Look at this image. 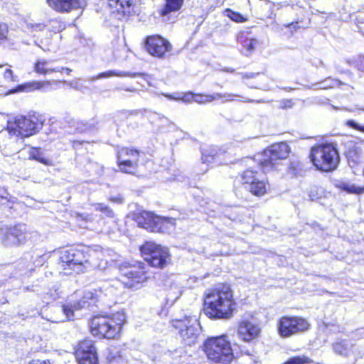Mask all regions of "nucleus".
<instances>
[{"label":"nucleus","mask_w":364,"mask_h":364,"mask_svg":"<svg viewBox=\"0 0 364 364\" xmlns=\"http://www.w3.org/2000/svg\"><path fill=\"white\" fill-rule=\"evenodd\" d=\"M259 332V326L247 320L241 321L237 330L239 337L245 342H250L257 338Z\"/></svg>","instance_id":"a211bd4d"},{"label":"nucleus","mask_w":364,"mask_h":364,"mask_svg":"<svg viewBox=\"0 0 364 364\" xmlns=\"http://www.w3.org/2000/svg\"><path fill=\"white\" fill-rule=\"evenodd\" d=\"M112 288L107 283L104 284L98 289L85 291L84 294L80 299H68L62 306V311L67 319H73L75 311L95 305V303L102 297V295H109L112 294Z\"/></svg>","instance_id":"7ed1b4c3"},{"label":"nucleus","mask_w":364,"mask_h":364,"mask_svg":"<svg viewBox=\"0 0 364 364\" xmlns=\"http://www.w3.org/2000/svg\"><path fill=\"white\" fill-rule=\"evenodd\" d=\"M254 364H261V363L257 360H254Z\"/></svg>","instance_id":"5fc2aeb1"},{"label":"nucleus","mask_w":364,"mask_h":364,"mask_svg":"<svg viewBox=\"0 0 364 364\" xmlns=\"http://www.w3.org/2000/svg\"><path fill=\"white\" fill-rule=\"evenodd\" d=\"M107 364H126L124 358L117 350H109L107 355Z\"/></svg>","instance_id":"473e14b6"},{"label":"nucleus","mask_w":364,"mask_h":364,"mask_svg":"<svg viewBox=\"0 0 364 364\" xmlns=\"http://www.w3.org/2000/svg\"><path fill=\"white\" fill-rule=\"evenodd\" d=\"M8 35V28L4 23H0V42L6 39Z\"/></svg>","instance_id":"79ce46f5"},{"label":"nucleus","mask_w":364,"mask_h":364,"mask_svg":"<svg viewBox=\"0 0 364 364\" xmlns=\"http://www.w3.org/2000/svg\"><path fill=\"white\" fill-rule=\"evenodd\" d=\"M220 153L218 149L215 146H210L207 149L202 151V162L203 164H210L213 161H218L219 159Z\"/></svg>","instance_id":"a878e982"},{"label":"nucleus","mask_w":364,"mask_h":364,"mask_svg":"<svg viewBox=\"0 0 364 364\" xmlns=\"http://www.w3.org/2000/svg\"><path fill=\"white\" fill-rule=\"evenodd\" d=\"M50 26L52 31L55 33L60 32L64 29V24L58 20H51L50 21Z\"/></svg>","instance_id":"ea45409f"},{"label":"nucleus","mask_w":364,"mask_h":364,"mask_svg":"<svg viewBox=\"0 0 364 364\" xmlns=\"http://www.w3.org/2000/svg\"><path fill=\"white\" fill-rule=\"evenodd\" d=\"M4 77L6 80L9 82H16L17 80V76L14 75L13 71L11 69H6L5 70Z\"/></svg>","instance_id":"a19ab883"},{"label":"nucleus","mask_w":364,"mask_h":364,"mask_svg":"<svg viewBox=\"0 0 364 364\" xmlns=\"http://www.w3.org/2000/svg\"><path fill=\"white\" fill-rule=\"evenodd\" d=\"M226 70H227L228 72H230V73L234 72V70H233V69H231V70H228V69H227Z\"/></svg>","instance_id":"4d7b16f0"},{"label":"nucleus","mask_w":364,"mask_h":364,"mask_svg":"<svg viewBox=\"0 0 364 364\" xmlns=\"http://www.w3.org/2000/svg\"><path fill=\"white\" fill-rule=\"evenodd\" d=\"M50 64L51 61L39 59L35 63L34 71L38 74L46 75L52 73H62L64 70L63 67L52 68Z\"/></svg>","instance_id":"4be33fe9"},{"label":"nucleus","mask_w":364,"mask_h":364,"mask_svg":"<svg viewBox=\"0 0 364 364\" xmlns=\"http://www.w3.org/2000/svg\"><path fill=\"white\" fill-rule=\"evenodd\" d=\"M108 5L112 8H116L117 11H119L121 9H123L124 6V4L129 7L131 4L129 1L127 0H107Z\"/></svg>","instance_id":"e433bc0d"},{"label":"nucleus","mask_w":364,"mask_h":364,"mask_svg":"<svg viewBox=\"0 0 364 364\" xmlns=\"http://www.w3.org/2000/svg\"><path fill=\"white\" fill-rule=\"evenodd\" d=\"M140 250L144 260L152 267L162 269L170 260L168 249L154 242H146Z\"/></svg>","instance_id":"1a4fd4ad"},{"label":"nucleus","mask_w":364,"mask_h":364,"mask_svg":"<svg viewBox=\"0 0 364 364\" xmlns=\"http://www.w3.org/2000/svg\"><path fill=\"white\" fill-rule=\"evenodd\" d=\"M119 272L122 276L131 279L132 282L140 283L146 279L145 264L136 261L133 264L123 263L119 267Z\"/></svg>","instance_id":"f3484780"},{"label":"nucleus","mask_w":364,"mask_h":364,"mask_svg":"<svg viewBox=\"0 0 364 364\" xmlns=\"http://www.w3.org/2000/svg\"><path fill=\"white\" fill-rule=\"evenodd\" d=\"M347 124L353 128V129H355L356 130H358V131H360L364 133V125H360V124H358V123H356L355 122H354L353 120H349L347 122Z\"/></svg>","instance_id":"a18cd8bd"},{"label":"nucleus","mask_w":364,"mask_h":364,"mask_svg":"<svg viewBox=\"0 0 364 364\" xmlns=\"http://www.w3.org/2000/svg\"><path fill=\"white\" fill-rule=\"evenodd\" d=\"M173 326L180 330V335L183 343L192 346L197 341L200 326L196 316H186L183 320H173Z\"/></svg>","instance_id":"f8f14e48"},{"label":"nucleus","mask_w":364,"mask_h":364,"mask_svg":"<svg viewBox=\"0 0 364 364\" xmlns=\"http://www.w3.org/2000/svg\"><path fill=\"white\" fill-rule=\"evenodd\" d=\"M204 351L208 358L216 363L229 364L234 357L226 336L208 338L204 343Z\"/></svg>","instance_id":"20e7f679"},{"label":"nucleus","mask_w":364,"mask_h":364,"mask_svg":"<svg viewBox=\"0 0 364 364\" xmlns=\"http://www.w3.org/2000/svg\"><path fill=\"white\" fill-rule=\"evenodd\" d=\"M88 353L97 354L96 348L92 341L85 340L79 343L78 348L76 350V355Z\"/></svg>","instance_id":"cd10ccee"},{"label":"nucleus","mask_w":364,"mask_h":364,"mask_svg":"<svg viewBox=\"0 0 364 364\" xmlns=\"http://www.w3.org/2000/svg\"><path fill=\"white\" fill-rule=\"evenodd\" d=\"M337 187L342 191H346L349 193L361 194L364 193V187L356 186L355 185L349 182H338Z\"/></svg>","instance_id":"c756f323"},{"label":"nucleus","mask_w":364,"mask_h":364,"mask_svg":"<svg viewBox=\"0 0 364 364\" xmlns=\"http://www.w3.org/2000/svg\"><path fill=\"white\" fill-rule=\"evenodd\" d=\"M145 48L152 56L164 58L166 53L171 51V43L159 35L150 36L146 38Z\"/></svg>","instance_id":"2eb2a0df"},{"label":"nucleus","mask_w":364,"mask_h":364,"mask_svg":"<svg viewBox=\"0 0 364 364\" xmlns=\"http://www.w3.org/2000/svg\"><path fill=\"white\" fill-rule=\"evenodd\" d=\"M89 129H90V128H87V127H86V128H85V129H82L81 131H82V132H86V131H87Z\"/></svg>","instance_id":"6e6d98bb"},{"label":"nucleus","mask_w":364,"mask_h":364,"mask_svg":"<svg viewBox=\"0 0 364 364\" xmlns=\"http://www.w3.org/2000/svg\"><path fill=\"white\" fill-rule=\"evenodd\" d=\"M9 193L4 188H0V204H4L6 202L10 201L9 198Z\"/></svg>","instance_id":"c03bdc74"},{"label":"nucleus","mask_w":364,"mask_h":364,"mask_svg":"<svg viewBox=\"0 0 364 364\" xmlns=\"http://www.w3.org/2000/svg\"><path fill=\"white\" fill-rule=\"evenodd\" d=\"M109 200L112 203H117V204H122L124 203V199L120 194H118L115 196L109 197Z\"/></svg>","instance_id":"49530a36"},{"label":"nucleus","mask_w":364,"mask_h":364,"mask_svg":"<svg viewBox=\"0 0 364 364\" xmlns=\"http://www.w3.org/2000/svg\"><path fill=\"white\" fill-rule=\"evenodd\" d=\"M64 82L67 83L70 87L77 90H80L82 87L80 79H75L68 82L64 81Z\"/></svg>","instance_id":"37998d69"},{"label":"nucleus","mask_w":364,"mask_h":364,"mask_svg":"<svg viewBox=\"0 0 364 364\" xmlns=\"http://www.w3.org/2000/svg\"><path fill=\"white\" fill-rule=\"evenodd\" d=\"M0 234L2 243L7 247L20 246L24 244L31 235L27 225L23 223L4 225L1 228Z\"/></svg>","instance_id":"6e6552de"},{"label":"nucleus","mask_w":364,"mask_h":364,"mask_svg":"<svg viewBox=\"0 0 364 364\" xmlns=\"http://www.w3.org/2000/svg\"><path fill=\"white\" fill-rule=\"evenodd\" d=\"M29 157L45 165L51 164L50 160L45 158L43 153L38 148H31L29 151Z\"/></svg>","instance_id":"7c9ffc66"},{"label":"nucleus","mask_w":364,"mask_h":364,"mask_svg":"<svg viewBox=\"0 0 364 364\" xmlns=\"http://www.w3.org/2000/svg\"><path fill=\"white\" fill-rule=\"evenodd\" d=\"M183 4V0H166V4L160 11L162 16H166L171 12L178 11Z\"/></svg>","instance_id":"bb28decb"},{"label":"nucleus","mask_w":364,"mask_h":364,"mask_svg":"<svg viewBox=\"0 0 364 364\" xmlns=\"http://www.w3.org/2000/svg\"><path fill=\"white\" fill-rule=\"evenodd\" d=\"M4 65H0V68L3 67Z\"/></svg>","instance_id":"13d9d810"},{"label":"nucleus","mask_w":364,"mask_h":364,"mask_svg":"<svg viewBox=\"0 0 364 364\" xmlns=\"http://www.w3.org/2000/svg\"><path fill=\"white\" fill-rule=\"evenodd\" d=\"M28 364H50V363L46 360H33Z\"/></svg>","instance_id":"3c124183"},{"label":"nucleus","mask_w":364,"mask_h":364,"mask_svg":"<svg viewBox=\"0 0 364 364\" xmlns=\"http://www.w3.org/2000/svg\"><path fill=\"white\" fill-rule=\"evenodd\" d=\"M211 97H213L212 102L217 101V100H221L223 101V92L222 93H213L211 95Z\"/></svg>","instance_id":"8fccbe9b"},{"label":"nucleus","mask_w":364,"mask_h":364,"mask_svg":"<svg viewBox=\"0 0 364 364\" xmlns=\"http://www.w3.org/2000/svg\"><path fill=\"white\" fill-rule=\"evenodd\" d=\"M36 90H43V91H48L51 90V82L50 81H33L31 82H26L17 86V87L16 88V92H31Z\"/></svg>","instance_id":"5701e85b"},{"label":"nucleus","mask_w":364,"mask_h":364,"mask_svg":"<svg viewBox=\"0 0 364 364\" xmlns=\"http://www.w3.org/2000/svg\"><path fill=\"white\" fill-rule=\"evenodd\" d=\"M310 158L316 168L322 171L334 170L339 161L338 151L331 144H321L312 148Z\"/></svg>","instance_id":"39448f33"},{"label":"nucleus","mask_w":364,"mask_h":364,"mask_svg":"<svg viewBox=\"0 0 364 364\" xmlns=\"http://www.w3.org/2000/svg\"><path fill=\"white\" fill-rule=\"evenodd\" d=\"M164 291L166 294V302L173 304L181 296V287L174 282L171 278H168L164 283Z\"/></svg>","instance_id":"6ab92c4d"},{"label":"nucleus","mask_w":364,"mask_h":364,"mask_svg":"<svg viewBox=\"0 0 364 364\" xmlns=\"http://www.w3.org/2000/svg\"><path fill=\"white\" fill-rule=\"evenodd\" d=\"M226 16L230 18L232 21L237 23H242L246 21V18L240 13L232 11L231 9H226L225 11Z\"/></svg>","instance_id":"c9c22d12"},{"label":"nucleus","mask_w":364,"mask_h":364,"mask_svg":"<svg viewBox=\"0 0 364 364\" xmlns=\"http://www.w3.org/2000/svg\"><path fill=\"white\" fill-rule=\"evenodd\" d=\"M79 364H98L97 354H82L76 355Z\"/></svg>","instance_id":"72a5a7b5"},{"label":"nucleus","mask_w":364,"mask_h":364,"mask_svg":"<svg viewBox=\"0 0 364 364\" xmlns=\"http://www.w3.org/2000/svg\"><path fill=\"white\" fill-rule=\"evenodd\" d=\"M135 220L139 227L154 232H164L169 225H174L173 218L159 217L148 211L136 215Z\"/></svg>","instance_id":"9b49d317"},{"label":"nucleus","mask_w":364,"mask_h":364,"mask_svg":"<svg viewBox=\"0 0 364 364\" xmlns=\"http://www.w3.org/2000/svg\"><path fill=\"white\" fill-rule=\"evenodd\" d=\"M241 182L244 188L255 196L263 195L266 192V183L259 178L257 173L247 169L241 176Z\"/></svg>","instance_id":"dca6fc26"},{"label":"nucleus","mask_w":364,"mask_h":364,"mask_svg":"<svg viewBox=\"0 0 364 364\" xmlns=\"http://www.w3.org/2000/svg\"><path fill=\"white\" fill-rule=\"evenodd\" d=\"M60 260L61 267L64 269H71L79 274L83 272L90 266L89 255L83 249L71 247L60 251Z\"/></svg>","instance_id":"0eeeda50"},{"label":"nucleus","mask_w":364,"mask_h":364,"mask_svg":"<svg viewBox=\"0 0 364 364\" xmlns=\"http://www.w3.org/2000/svg\"><path fill=\"white\" fill-rule=\"evenodd\" d=\"M42 126L43 122L35 114L18 115L8 120L7 130L10 134L28 137L38 132Z\"/></svg>","instance_id":"423d86ee"},{"label":"nucleus","mask_w":364,"mask_h":364,"mask_svg":"<svg viewBox=\"0 0 364 364\" xmlns=\"http://www.w3.org/2000/svg\"><path fill=\"white\" fill-rule=\"evenodd\" d=\"M310 324L299 316H282L277 323V331L282 338H289L307 331Z\"/></svg>","instance_id":"9d476101"},{"label":"nucleus","mask_w":364,"mask_h":364,"mask_svg":"<svg viewBox=\"0 0 364 364\" xmlns=\"http://www.w3.org/2000/svg\"><path fill=\"white\" fill-rule=\"evenodd\" d=\"M237 40L242 46L241 52L247 56L251 55L258 46V41L249 37L245 33H239Z\"/></svg>","instance_id":"aec40b11"},{"label":"nucleus","mask_w":364,"mask_h":364,"mask_svg":"<svg viewBox=\"0 0 364 364\" xmlns=\"http://www.w3.org/2000/svg\"><path fill=\"white\" fill-rule=\"evenodd\" d=\"M356 67L358 70L364 72V56H358V59L356 60Z\"/></svg>","instance_id":"de8ad7c7"},{"label":"nucleus","mask_w":364,"mask_h":364,"mask_svg":"<svg viewBox=\"0 0 364 364\" xmlns=\"http://www.w3.org/2000/svg\"><path fill=\"white\" fill-rule=\"evenodd\" d=\"M212 99L211 95L195 94V102L199 104L212 102Z\"/></svg>","instance_id":"4c0bfd02"},{"label":"nucleus","mask_w":364,"mask_h":364,"mask_svg":"<svg viewBox=\"0 0 364 364\" xmlns=\"http://www.w3.org/2000/svg\"><path fill=\"white\" fill-rule=\"evenodd\" d=\"M124 321L125 315L121 312H117L111 316H95L90 322V331L95 336L112 339L120 333Z\"/></svg>","instance_id":"f03ea898"},{"label":"nucleus","mask_w":364,"mask_h":364,"mask_svg":"<svg viewBox=\"0 0 364 364\" xmlns=\"http://www.w3.org/2000/svg\"><path fill=\"white\" fill-rule=\"evenodd\" d=\"M137 73H131L125 71L120 70H108L106 72L101 73L95 76H88L85 78V81L92 82L102 78H109L112 77H134L137 75Z\"/></svg>","instance_id":"b1692460"},{"label":"nucleus","mask_w":364,"mask_h":364,"mask_svg":"<svg viewBox=\"0 0 364 364\" xmlns=\"http://www.w3.org/2000/svg\"><path fill=\"white\" fill-rule=\"evenodd\" d=\"M64 68V70L63 71L65 70L68 75H69L72 71V70L70 68Z\"/></svg>","instance_id":"864d4df0"},{"label":"nucleus","mask_w":364,"mask_h":364,"mask_svg":"<svg viewBox=\"0 0 364 364\" xmlns=\"http://www.w3.org/2000/svg\"><path fill=\"white\" fill-rule=\"evenodd\" d=\"M335 353L344 357L349 356L353 348V345L346 341L338 340L332 345Z\"/></svg>","instance_id":"393cba45"},{"label":"nucleus","mask_w":364,"mask_h":364,"mask_svg":"<svg viewBox=\"0 0 364 364\" xmlns=\"http://www.w3.org/2000/svg\"><path fill=\"white\" fill-rule=\"evenodd\" d=\"M338 84L339 82L338 80L332 78H327L324 81L315 84L313 86L316 87L314 89H327L333 87Z\"/></svg>","instance_id":"f704fd0d"},{"label":"nucleus","mask_w":364,"mask_h":364,"mask_svg":"<svg viewBox=\"0 0 364 364\" xmlns=\"http://www.w3.org/2000/svg\"><path fill=\"white\" fill-rule=\"evenodd\" d=\"M168 97L170 99H173V100H181L183 102H186V103H190L193 101L195 102V94H193L192 92L186 93L181 97H173L171 95H169Z\"/></svg>","instance_id":"58836bf2"},{"label":"nucleus","mask_w":364,"mask_h":364,"mask_svg":"<svg viewBox=\"0 0 364 364\" xmlns=\"http://www.w3.org/2000/svg\"><path fill=\"white\" fill-rule=\"evenodd\" d=\"M255 75L254 73H250V75L245 74L243 75L242 77H254Z\"/></svg>","instance_id":"603ef678"},{"label":"nucleus","mask_w":364,"mask_h":364,"mask_svg":"<svg viewBox=\"0 0 364 364\" xmlns=\"http://www.w3.org/2000/svg\"><path fill=\"white\" fill-rule=\"evenodd\" d=\"M92 205L95 210L102 213L105 217L113 219L115 222V214L109 205L103 203H94Z\"/></svg>","instance_id":"2f4dec72"},{"label":"nucleus","mask_w":364,"mask_h":364,"mask_svg":"<svg viewBox=\"0 0 364 364\" xmlns=\"http://www.w3.org/2000/svg\"><path fill=\"white\" fill-rule=\"evenodd\" d=\"M204 311L213 319H229L236 309L237 304L228 285L222 284L211 289L205 299Z\"/></svg>","instance_id":"f257e3e1"},{"label":"nucleus","mask_w":364,"mask_h":364,"mask_svg":"<svg viewBox=\"0 0 364 364\" xmlns=\"http://www.w3.org/2000/svg\"><path fill=\"white\" fill-rule=\"evenodd\" d=\"M235 97H239L240 98V101L241 102H248V103H253V102H256V103H262L263 101L262 100H251V99H249L247 97H243V96H241L240 95H237V94H234V93H228V92H223V101L221 102L222 103H226V102H233L235 100Z\"/></svg>","instance_id":"c85d7f7f"},{"label":"nucleus","mask_w":364,"mask_h":364,"mask_svg":"<svg viewBox=\"0 0 364 364\" xmlns=\"http://www.w3.org/2000/svg\"><path fill=\"white\" fill-rule=\"evenodd\" d=\"M294 105V102L291 100H286L281 102V107L283 109L291 108Z\"/></svg>","instance_id":"09e8293b"},{"label":"nucleus","mask_w":364,"mask_h":364,"mask_svg":"<svg viewBox=\"0 0 364 364\" xmlns=\"http://www.w3.org/2000/svg\"><path fill=\"white\" fill-rule=\"evenodd\" d=\"M139 151L127 147L121 148L117 152V163L121 171L133 174L136 171Z\"/></svg>","instance_id":"4468645a"},{"label":"nucleus","mask_w":364,"mask_h":364,"mask_svg":"<svg viewBox=\"0 0 364 364\" xmlns=\"http://www.w3.org/2000/svg\"><path fill=\"white\" fill-rule=\"evenodd\" d=\"M289 153V147L285 142L271 145L264 151V159L261 161V166L264 172L274 168L278 161L286 159Z\"/></svg>","instance_id":"ddd939ff"},{"label":"nucleus","mask_w":364,"mask_h":364,"mask_svg":"<svg viewBox=\"0 0 364 364\" xmlns=\"http://www.w3.org/2000/svg\"><path fill=\"white\" fill-rule=\"evenodd\" d=\"M48 5L59 12H67L79 6V0H47Z\"/></svg>","instance_id":"412c9836"}]
</instances>
